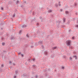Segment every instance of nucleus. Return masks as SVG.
Here are the masks:
<instances>
[{
    "label": "nucleus",
    "instance_id": "obj_12",
    "mask_svg": "<svg viewBox=\"0 0 78 78\" xmlns=\"http://www.w3.org/2000/svg\"><path fill=\"white\" fill-rule=\"evenodd\" d=\"M69 59L70 60H72V58L71 57H70L69 58Z\"/></svg>",
    "mask_w": 78,
    "mask_h": 78
},
{
    "label": "nucleus",
    "instance_id": "obj_33",
    "mask_svg": "<svg viewBox=\"0 0 78 78\" xmlns=\"http://www.w3.org/2000/svg\"><path fill=\"white\" fill-rule=\"evenodd\" d=\"M40 19H42V17H41V16L40 17Z\"/></svg>",
    "mask_w": 78,
    "mask_h": 78
},
{
    "label": "nucleus",
    "instance_id": "obj_15",
    "mask_svg": "<svg viewBox=\"0 0 78 78\" xmlns=\"http://www.w3.org/2000/svg\"><path fill=\"white\" fill-rule=\"evenodd\" d=\"M21 52L18 53V55H20V54H21Z\"/></svg>",
    "mask_w": 78,
    "mask_h": 78
},
{
    "label": "nucleus",
    "instance_id": "obj_7",
    "mask_svg": "<svg viewBox=\"0 0 78 78\" xmlns=\"http://www.w3.org/2000/svg\"><path fill=\"white\" fill-rule=\"evenodd\" d=\"M61 22V21L60 20H59L58 21H57L56 22V23H58V24H59V23H60Z\"/></svg>",
    "mask_w": 78,
    "mask_h": 78
},
{
    "label": "nucleus",
    "instance_id": "obj_24",
    "mask_svg": "<svg viewBox=\"0 0 78 78\" xmlns=\"http://www.w3.org/2000/svg\"><path fill=\"white\" fill-rule=\"evenodd\" d=\"M1 10H2V11L3 10V7H1Z\"/></svg>",
    "mask_w": 78,
    "mask_h": 78
},
{
    "label": "nucleus",
    "instance_id": "obj_40",
    "mask_svg": "<svg viewBox=\"0 0 78 78\" xmlns=\"http://www.w3.org/2000/svg\"><path fill=\"white\" fill-rule=\"evenodd\" d=\"M14 78H16V76H14Z\"/></svg>",
    "mask_w": 78,
    "mask_h": 78
},
{
    "label": "nucleus",
    "instance_id": "obj_35",
    "mask_svg": "<svg viewBox=\"0 0 78 78\" xmlns=\"http://www.w3.org/2000/svg\"><path fill=\"white\" fill-rule=\"evenodd\" d=\"M37 26H38L39 25V23H37Z\"/></svg>",
    "mask_w": 78,
    "mask_h": 78
},
{
    "label": "nucleus",
    "instance_id": "obj_49",
    "mask_svg": "<svg viewBox=\"0 0 78 78\" xmlns=\"http://www.w3.org/2000/svg\"><path fill=\"white\" fill-rule=\"evenodd\" d=\"M30 12H32V11H30Z\"/></svg>",
    "mask_w": 78,
    "mask_h": 78
},
{
    "label": "nucleus",
    "instance_id": "obj_9",
    "mask_svg": "<svg viewBox=\"0 0 78 78\" xmlns=\"http://www.w3.org/2000/svg\"><path fill=\"white\" fill-rule=\"evenodd\" d=\"M63 22L64 23V22H65V21H66V19L65 18H63Z\"/></svg>",
    "mask_w": 78,
    "mask_h": 78
},
{
    "label": "nucleus",
    "instance_id": "obj_2",
    "mask_svg": "<svg viewBox=\"0 0 78 78\" xmlns=\"http://www.w3.org/2000/svg\"><path fill=\"white\" fill-rule=\"evenodd\" d=\"M38 44L39 45H41V44H42V41H39L38 42Z\"/></svg>",
    "mask_w": 78,
    "mask_h": 78
},
{
    "label": "nucleus",
    "instance_id": "obj_28",
    "mask_svg": "<svg viewBox=\"0 0 78 78\" xmlns=\"http://www.w3.org/2000/svg\"><path fill=\"white\" fill-rule=\"evenodd\" d=\"M76 27H77V28H78V25L76 26Z\"/></svg>",
    "mask_w": 78,
    "mask_h": 78
},
{
    "label": "nucleus",
    "instance_id": "obj_30",
    "mask_svg": "<svg viewBox=\"0 0 78 78\" xmlns=\"http://www.w3.org/2000/svg\"><path fill=\"white\" fill-rule=\"evenodd\" d=\"M63 58H66V56H65V55H63Z\"/></svg>",
    "mask_w": 78,
    "mask_h": 78
},
{
    "label": "nucleus",
    "instance_id": "obj_52",
    "mask_svg": "<svg viewBox=\"0 0 78 78\" xmlns=\"http://www.w3.org/2000/svg\"><path fill=\"white\" fill-rule=\"evenodd\" d=\"M21 6V7H22V6Z\"/></svg>",
    "mask_w": 78,
    "mask_h": 78
},
{
    "label": "nucleus",
    "instance_id": "obj_11",
    "mask_svg": "<svg viewBox=\"0 0 78 78\" xmlns=\"http://www.w3.org/2000/svg\"><path fill=\"white\" fill-rule=\"evenodd\" d=\"M18 73V70H17L16 71H15V73L16 74H17Z\"/></svg>",
    "mask_w": 78,
    "mask_h": 78
},
{
    "label": "nucleus",
    "instance_id": "obj_26",
    "mask_svg": "<svg viewBox=\"0 0 78 78\" xmlns=\"http://www.w3.org/2000/svg\"><path fill=\"white\" fill-rule=\"evenodd\" d=\"M37 75H36L35 76L36 78H37Z\"/></svg>",
    "mask_w": 78,
    "mask_h": 78
},
{
    "label": "nucleus",
    "instance_id": "obj_10",
    "mask_svg": "<svg viewBox=\"0 0 78 78\" xmlns=\"http://www.w3.org/2000/svg\"><path fill=\"white\" fill-rule=\"evenodd\" d=\"M73 57L74 58H75V59H76V58H77V57H76V55H73Z\"/></svg>",
    "mask_w": 78,
    "mask_h": 78
},
{
    "label": "nucleus",
    "instance_id": "obj_46",
    "mask_svg": "<svg viewBox=\"0 0 78 78\" xmlns=\"http://www.w3.org/2000/svg\"><path fill=\"white\" fill-rule=\"evenodd\" d=\"M25 75H24V74H23V76H25Z\"/></svg>",
    "mask_w": 78,
    "mask_h": 78
},
{
    "label": "nucleus",
    "instance_id": "obj_4",
    "mask_svg": "<svg viewBox=\"0 0 78 78\" xmlns=\"http://www.w3.org/2000/svg\"><path fill=\"white\" fill-rule=\"evenodd\" d=\"M48 13H50L51 12H52V10L49 9L48 10Z\"/></svg>",
    "mask_w": 78,
    "mask_h": 78
},
{
    "label": "nucleus",
    "instance_id": "obj_47",
    "mask_svg": "<svg viewBox=\"0 0 78 78\" xmlns=\"http://www.w3.org/2000/svg\"><path fill=\"white\" fill-rule=\"evenodd\" d=\"M69 23H70V22H69L68 23V24H69Z\"/></svg>",
    "mask_w": 78,
    "mask_h": 78
},
{
    "label": "nucleus",
    "instance_id": "obj_50",
    "mask_svg": "<svg viewBox=\"0 0 78 78\" xmlns=\"http://www.w3.org/2000/svg\"><path fill=\"white\" fill-rule=\"evenodd\" d=\"M48 70H50V69H48Z\"/></svg>",
    "mask_w": 78,
    "mask_h": 78
},
{
    "label": "nucleus",
    "instance_id": "obj_27",
    "mask_svg": "<svg viewBox=\"0 0 78 78\" xmlns=\"http://www.w3.org/2000/svg\"><path fill=\"white\" fill-rule=\"evenodd\" d=\"M58 4H55V6H56V7H57V6H58Z\"/></svg>",
    "mask_w": 78,
    "mask_h": 78
},
{
    "label": "nucleus",
    "instance_id": "obj_3",
    "mask_svg": "<svg viewBox=\"0 0 78 78\" xmlns=\"http://www.w3.org/2000/svg\"><path fill=\"white\" fill-rule=\"evenodd\" d=\"M48 52L47 51H45L44 52V55H48Z\"/></svg>",
    "mask_w": 78,
    "mask_h": 78
},
{
    "label": "nucleus",
    "instance_id": "obj_8",
    "mask_svg": "<svg viewBox=\"0 0 78 78\" xmlns=\"http://www.w3.org/2000/svg\"><path fill=\"white\" fill-rule=\"evenodd\" d=\"M51 58H54V54L52 55L51 56Z\"/></svg>",
    "mask_w": 78,
    "mask_h": 78
},
{
    "label": "nucleus",
    "instance_id": "obj_51",
    "mask_svg": "<svg viewBox=\"0 0 78 78\" xmlns=\"http://www.w3.org/2000/svg\"><path fill=\"white\" fill-rule=\"evenodd\" d=\"M1 30H3V28H1Z\"/></svg>",
    "mask_w": 78,
    "mask_h": 78
},
{
    "label": "nucleus",
    "instance_id": "obj_13",
    "mask_svg": "<svg viewBox=\"0 0 78 78\" xmlns=\"http://www.w3.org/2000/svg\"><path fill=\"white\" fill-rule=\"evenodd\" d=\"M66 14H68V13H69V12H68L67 11H66Z\"/></svg>",
    "mask_w": 78,
    "mask_h": 78
},
{
    "label": "nucleus",
    "instance_id": "obj_17",
    "mask_svg": "<svg viewBox=\"0 0 78 78\" xmlns=\"http://www.w3.org/2000/svg\"><path fill=\"white\" fill-rule=\"evenodd\" d=\"M5 43H2V45H5Z\"/></svg>",
    "mask_w": 78,
    "mask_h": 78
},
{
    "label": "nucleus",
    "instance_id": "obj_36",
    "mask_svg": "<svg viewBox=\"0 0 78 78\" xmlns=\"http://www.w3.org/2000/svg\"><path fill=\"white\" fill-rule=\"evenodd\" d=\"M9 63H10V64H11V63H12L11 61H10L9 62Z\"/></svg>",
    "mask_w": 78,
    "mask_h": 78
},
{
    "label": "nucleus",
    "instance_id": "obj_34",
    "mask_svg": "<svg viewBox=\"0 0 78 78\" xmlns=\"http://www.w3.org/2000/svg\"><path fill=\"white\" fill-rule=\"evenodd\" d=\"M27 37H28L29 36H28V34H27L26 35Z\"/></svg>",
    "mask_w": 78,
    "mask_h": 78
},
{
    "label": "nucleus",
    "instance_id": "obj_25",
    "mask_svg": "<svg viewBox=\"0 0 78 78\" xmlns=\"http://www.w3.org/2000/svg\"><path fill=\"white\" fill-rule=\"evenodd\" d=\"M62 69H64V67H62Z\"/></svg>",
    "mask_w": 78,
    "mask_h": 78
},
{
    "label": "nucleus",
    "instance_id": "obj_29",
    "mask_svg": "<svg viewBox=\"0 0 78 78\" xmlns=\"http://www.w3.org/2000/svg\"><path fill=\"white\" fill-rule=\"evenodd\" d=\"M13 38H14L13 37H11V39H13Z\"/></svg>",
    "mask_w": 78,
    "mask_h": 78
},
{
    "label": "nucleus",
    "instance_id": "obj_37",
    "mask_svg": "<svg viewBox=\"0 0 78 78\" xmlns=\"http://www.w3.org/2000/svg\"><path fill=\"white\" fill-rule=\"evenodd\" d=\"M33 15H34V12H33Z\"/></svg>",
    "mask_w": 78,
    "mask_h": 78
},
{
    "label": "nucleus",
    "instance_id": "obj_22",
    "mask_svg": "<svg viewBox=\"0 0 78 78\" xmlns=\"http://www.w3.org/2000/svg\"><path fill=\"white\" fill-rule=\"evenodd\" d=\"M72 39H75V37H72Z\"/></svg>",
    "mask_w": 78,
    "mask_h": 78
},
{
    "label": "nucleus",
    "instance_id": "obj_42",
    "mask_svg": "<svg viewBox=\"0 0 78 78\" xmlns=\"http://www.w3.org/2000/svg\"><path fill=\"white\" fill-rule=\"evenodd\" d=\"M34 60H35V59H33V61H34Z\"/></svg>",
    "mask_w": 78,
    "mask_h": 78
},
{
    "label": "nucleus",
    "instance_id": "obj_19",
    "mask_svg": "<svg viewBox=\"0 0 78 78\" xmlns=\"http://www.w3.org/2000/svg\"><path fill=\"white\" fill-rule=\"evenodd\" d=\"M41 47H42V48L43 49V48H44V45H42L41 46Z\"/></svg>",
    "mask_w": 78,
    "mask_h": 78
},
{
    "label": "nucleus",
    "instance_id": "obj_5",
    "mask_svg": "<svg viewBox=\"0 0 78 78\" xmlns=\"http://www.w3.org/2000/svg\"><path fill=\"white\" fill-rule=\"evenodd\" d=\"M56 48H57V47L56 46H55L54 47H53L52 49V50H56Z\"/></svg>",
    "mask_w": 78,
    "mask_h": 78
},
{
    "label": "nucleus",
    "instance_id": "obj_44",
    "mask_svg": "<svg viewBox=\"0 0 78 78\" xmlns=\"http://www.w3.org/2000/svg\"><path fill=\"white\" fill-rule=\"evenodd\" d=\"M62 9H60L61 11H62Z\"/></svg>",
    "mask_w": 78,
    "mask_h": 78
},
{
    "label": "nucleus",
    "instance_id": "obj_48",
    "mask_svg": "<svg viewBox=\"0 0 78 78\" xmlns=\"http://www.w3.org/2000/svg\"><path fill=\"white\" fill-rule=\"evenodd\" d=\"M31 47H33V46H31Z\"/></svg>",
    "mask_w": 78,
    "mask_h": 78
},
{
    "label": "nucleus",
    "instance_id": "obj_20",
    "mask_svg": "<svg viewBox=\"0 0 78 78\" xmlns=\"http://www.w3.org/2000/svg\"><path fill=\"white\" fill-rule=\"evenodd\" d=\"M70 47H69V48H71V49H72V48H73V47H72V46H69Z\"/></svg>",
    "mask_w": 78,
    "mask_h": 78
},
{
    "label": "nucleus",
    "instance_id": "obj_45",
    "mask_svg": "<svg viewBox=\"0 0 78 78\" xmlns=\"http://www.w3.org/2000/svg\"><path fill=\"white\" fill-rule=\"evenodd\" d=\"M26 65H27V63L26 62Z\"/></svg>",
    "mask_w": 78,
    "mask_h": 78
},
{
    "label": "nucleus",
    "instance_id": "obj_23",
    "mask_svg": "<svg viewBox=\"0 0 78 78\" xmlns=\"http://www.w3.org/2000/svg\"><path fill=\"white\" fill-rule=\"evenodd\" d=\"M19 2V1H17L16 3H18Z\"/></svg>",
    "mask_w": 78,
    "mask_h": 78
},
{
    "label": "nucleus",
    "instance_id": "obj_14",
    "mask_svg": "<svg viewBox=\"0 0 78 78\" xmlns=\"http://www.w3.org/2000/svg\"><path fill=\"white\" fill-rule=\"evenodd\" d=\"M58 5H59V6H61V4H60V2H58Z\"/></svg>",
    "mask_w": 78,
    "mask_h": 78
},
{
    "label": "nucleus",
    "instance_id": "obj_43",
    "mask_svg": "<svg viewBox=\"0 0 78 78\" xmlns=\"http://www.w3.org/2000/svg\"><path fill=\"white\" fill-rule=\"evenodd\" d=\"M13 66H15V65H16V64H15L14 63H13Z\"/></svg>",
    "mask_w": 78,
    "mask_h": 78
},
{
    "label": "nucleus",
    "instance_id": "obj_53",
    "mask_svg": "<svg viewBox=\"0 0 78 78\" xmlns=\"http://www.w3.org/2000/svg\"><path fill=\"white\" fill-rule=\"evenodd\" d=\"M77 78H78V77H77Z\"/></svg>",
    "mask_w": 78,
    "mask_h": 78
},
{
    "label": "nucleus",
    "instance_id": "obj_6",
    "mask_svg": "<svg viewBox=\"0 0 78 78\" xmlns=\"http://www.w3.org/2000/svg\"><path fill=\"white\" fill-rule=\"evenodd\" d=\"M22 28H25V27H27V25H24L22 26Z\"/></svg>",
    "mask_w": 78,
    "mask_h": 78
},
{
    "label": "nucleus",
    "instance_id": "obj_16",
    "mask_svg": "<svg viewBox=\"0 0 78 78\" xmlns=\"http://www.w3.org/2000/svg\"><path fill=\"white\" fill-rule=\"evenodd\" d=\"M33 67H34H34H36V66L34 65L33 66Z\"/></svg>",
    "mask_w": 78,
    "mask_h": 78
},
{
    "label": "nucleus",
    "instance_id": "obj_39",
    "mask_svg": "<svg viewBox=\"0 0 78 78\" xmlns=\"http://www.w3.org/2000/svg\"><path fill=\"white\" fill-rule=\"evenodd\" d=\"M21 32H22V31L20 30V32H19L20 33H21Z\"/></svg>",
    "mask_w": 78,
    "mask_h": 78
},
{
    "label": "nucleus",
    "instance_id": "obj_18",
    "mask_svg": "<svg viewBox=\"0 0 78 78\" xmlns=\"http://www.w3.org/2000/svg\"><path fill=\"white\" fill-rule=\"evenodd\" d=\"M22 57H23V55L22 54L21 55Z\"/></svg>",
    "mask_w": 78,
    "mask_h": 78
},
{
    "label": "nucleus",
    "instance_id": "obj_21",
    "mask_svg": "<svg viewBox=\"0 0 78 78\" xmlns=\"http://www.w3.org/2000/svg\"><path fill=\"white\" fill-rule=\"evenodd\" d=\"M73 54H74V55L76 54V52H75V51H74V52H73Z\"/></svg>",
    "mask_w": 78,
    "mask_h": 78
},
{
    "label": "nucleus",
    "instance_id": "obj_32",
    "mask_svg": "<svg viewBox=\"0 0 78 78\" xmlns=\"http://www.w3.org/2000/svg\"><path fill=\"white\" fill-rule=\"evenodd\" d=\"M13 17H15V14H14L13 15Z\"/></svg>",
    "mask_w": 78,
    "mask_h": 78
},
{
    "label": "nucleus",
    "instance_id": "obj_1",
    "mask_svg": "<svg viewBox=\"0 0 78 78\" xmlns=\"http://www.w3.org/2000/svg\"><path fill=\"white\" fill-rule=\"evenodd\" d=\"M70 43H71V41L70 40H68L66 41V44L69 47H70Z\"/></svg>",
    "mask_w": 78,
    "mask_h": 78
},
{
    "label": "nucleus",
    "instance_id": "obj_38",
    "mask_svg": "<svg viewBox=\"0 0 78 78\" xmlns=\"http://www.w3.org/2000/svg\"><path fill=\"white\" fill-rule=\"evenodd\" d=\"M74 5H75V6H76V4L75 3V4H74Z\"/></svg>",
    "mask_w": 78,
    "mask_h": 78
},
{
    "label": "nucleus",
    "instance_id": "obj_31",
    "mask_svg": "<svg viewBox=\"0 0 78 78\" xmlns=\"http://www.w3.org/2000/svg\"><path fill=\"white\" fill-rule=\"evenodd\" d=\"M1 67H3V64H2L1 65Z\"/></svg>",
    "mask_w": 78,
    "mask_h": 78
},
{
    "label": "nucleus",
    "instance_id": "obj_41",
    "mask_svg": "<svg viewBox=\"0 0 78 78\" xmlns=\"http://www.w3.org/2000/svg\"><path fill=\"white\" fill-rule=\"evenodd\" d=\"M77 14H78V13H75V14H76V15H77Z\"/></svg>",
    "mask_w": 78,
    "mask_h": 78
}]
</instances>
